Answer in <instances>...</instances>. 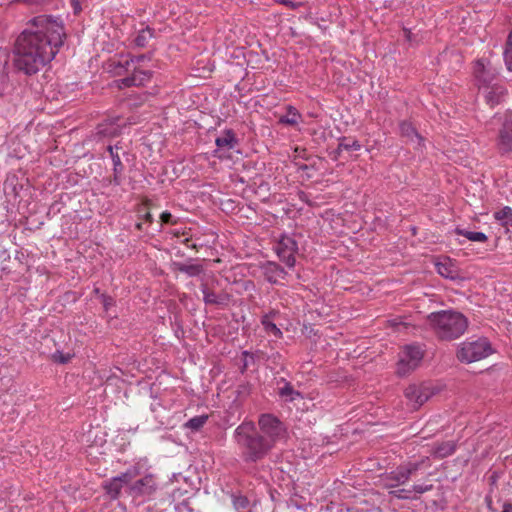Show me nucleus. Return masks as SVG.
<instances>
[{
	"label": "nucleus",
	"mask_w": 512,
	"mask_h": 512,
	"mask_svg": "<svg viewBox=\"0 0 512 512\" xmlns=\"http://www.w3.org/2000/svg\"><path fill=\"white\" fill-rule=\"evenodd\" d=\"M455 232L458 235H462V236L466 237L468 240H470L472 242L482 243L487 240V236L483 232H472V231H467V230L460 229V228H457L455 230Z\"/></svg>",
	"instance_id": "obj_32"
},
{
	"label": "nucleus",
	"mask_w": 512,
	"mask_h": 512,
	"mask_svg": "<svg viewBox=\"0 0 512 512\" xmlns=\"http://www.w3.org/2000/svg\"><path fill=\"white\" fill-rule=\"evenodd\" d=\"M258 433L273 447L285 437V425L274 415L261 414L258 419Z\"/></svg>",
	"instance_id": "obj_6"
},
{
	"label": "nucleus",
	"mask_w": 512,
	"mask_h": 512,
	"mask_svg": "<svg viewBox=\"0 0 512 512\" xmlns=\"http://www.w3.org/2000/svg\"><path fill=\"white\" fill-rule=\"evenodd\" d=\"M502 512H512V504L504 503Z\"/></svg>",
	"instance_id": "obj_46"
},
{
	"label": "nucleus",
	"mask_w": 512,
	"mask_h": 512,
	"mask_svg": "<svg viewBox=\"0 0 512 512\" xmlns=\"http://www.w3.org/2000/svg\"><path fill=\"white\" fill-rule=\"evenodd\" d=\"M420 466L421 462H410L406 465L398 466L395 470L383 476L384 486L393 488L405 484L420 469Z\"/></svg>",
	"instance_id": "obj_11"
},
{
	"label": "nucleus",
	"mask_w": 512,
	"mask_h": 512,
	"mask_svg": "<svg viewBox=\"0 0 512 512\" xmlns=\"http://www.w3.org/2000/svg\"><path fill=\"white\" fill-rule=\"evenodd\" d=\"M232 503L238 512H247L250 506L249 499L244 495H232Z\"/></svg>",
	"instance_id": "obj_33"
},
{
	"label": "nucleus",
	"mask_w": 512,
	"mask_h": 512,
	"mask_svg": "<svg viewBox=\"0 0 512 512\" xmlns=\"http://www.w3.org/2000/svg\"><path fill=\"white\" fill-rule=\"evenodd\" d=\"M160 220L162 224H170L175 225L178 223V219L175 218L170 212L164 211L160 215Z\"/></svg>",
	"instance_id": "obj_37"
},
{
	"label": "nucleus",
	"mask_w": 512,
	"mask_h": 512,
	"mask_svg": "<svg viewBox=\"0 0 512 512\" xmlns=\"http://www.w3.org/2000/svg\"><path fill=\"white\" fill-rule=\"evenodd\" d=\"M148 460L140 459L135 462L133 465L129 466L124 472L120 473L122 477L128 482V484L132 483L134 480L141 478L145 474H150L148 472Z\"/></svg>",
	"instance_id": "obj_18"
},
{
	"label": "nucleus",
	"mask_w": 512,
	"mask_h": 512,
	"mask_svg": "<svg viewBox=\"0 0 512 512\" xmlns=\"http://www.w3.org/2000/svg\"><path fill=\"white\" fill-rule=\"evenodd\" d=\"M100 299L105 311H108L115 304L114 299L109 295L100 294Z\"/></svg>",
	"instance_id": "obj_38"
},
{
	"label": "nucleus",
	"mask_w": 512,
	"mask_h": 512,
	"mask_svg": "<svg viewBox=\"0 0 512 512\" xmlns=\"http://www.w3.org/2000/svg\"><path fill=\"white\" fill-rule=\"evenodd\" d=\"M506 48H512V31L508 35L507 42H506Z\"/></svg>",
	"instance_id": "obj_48"
},
{
	"label": "nucleus",
	"mask_w": 512,
	"mask_h": 512,
	"mask_svg": "<svg viewBox=\"0 0 512 512\" xmlns=\"http://www.w3.org/2000/svg\"><path fill=\"white\" fill-rule=\"evenodd\" d=\"M494 217L498 220L503 226L512 227V208L509 206H505L499 211L494 213Z\"/></svg>",
	"instance_id": "obj_31"
},
{
	"label": "nucleus",
	"mask_w": 512,
	"mask_h": 512,
	"mask_svg": "<svg viewBox=\"0 0 512 512\" xmlns=\"http://www.w3.org/2000/svg\"><path fill=\"white\" fill-rule=\"evenodd\" d=\"M208 420L207 415H199L192 417L185 423V427L191 429L192 431H198L202 428Z\"/></svg>",
	"instance_id": "obj_34"
},
{
	"label": "nucleus",
	"mask_w": 512,
	"mask_h": 512,
	"mask_svg": "<svg viewBox=\"0 0 512 512\" xmlns=\"http://www.w3.org/2000/svg\"><path fill=\"white\" fill-rule=\"evenodd\" d=\"M456 450V444L453 441H446L435 446L433 450V456L439 459H443L452 455Z\"/></svg>",
	"instance_id": "obj_28"
},
{
	"label": "nucleus",
	"mask_w": 512,
	"mask_h": 512,
	"mask_svg": "<svg viewBox=\"0 0 512 512\" xmlns=\"http://www.w3.org/2000/svg\"><path fill=\"white\" fill-rule=\"evenodd\" d=\"M95 294L99 295L100 296V289L99 288H95L94 291H93Z\"/></svg>",
	"instance_id": "obj_51"
},
{
	"label": "nucleus",
	"mask_w": 512,
	"mask_h": 512,
	"mask_svg": "<svg viewBox=\"0 0 512 512\" xmlns=\"http://www.w3.org/2000/svg\"><path fill=\"white\" fill-rule=\"evenodd\" d=\"M121 173L122 172H113V177L112 179L110 180V183L114 184V185H120L121 184Z\"/></svg>",
	"instance_id": "obj_44"
},
{
	"label": "nucleus",
	"mask_w": 512,
	"mask_h": 512,
	"mask_svg": "<svg viewBox=\"0 0 512 512\" xmlns=\"http://www.w3.org/2000/svg\"><path fill=\"white\" fill-rule=\"evenodd\" d=\"M504 61L509 71H512V48H505Z\"/></svg>",
	"instance_id": "obj_42"
},
{
	"label": "nucleus",
	"mask_w": 512,
	"mask_h": 512,
	"mask_svg": "<svg viewBox=\"0 0 512 512\" xmlns=\"http://www.w3.org/2000/svg\"><path fill=\"white\" fill-rule=\"evenodd\" d=\"M151 70H143L139 67H133L132 74L118 80V87L143 86L152 78Z\"/></svg>",
	"instance_id": "obj_14"
},
{
	"label": "nucleus",
	"mask_w": 512,
	"mask_h": 512,
	"mask_svg": "<svg viewBox=\"0 0 512 512\" xmlns=\"http://www.w3.org/2000/svg\"><path fill=\"white\" fill-rule=\"evenodd\" d=\"M135 226H136V228L138 230H142L143 229V224L141 222L137 223Z\"/></svg>",
	"instance_id": "obj_49"
},
{
	"label": "nucleus",
	"mask_w": 512,
	"mask_h": 512,
	"mask_svg": "<svg viewBox=\"0 0 512 512\" xmlns=\"http://www.w3.org/2000/svg\"><path fill=\"white\" fill-rule=\"evenodd\" d=\"M299 169L306 170V169H308V166L303 164V165L299 166Z\"/></svg>",
	"instance_id": "obj_50"
},
{
	"label": "nucleus",
	"mask_w": 512,
	"mask_h": 512,
	"mask_svg": "<svg viewBox=\"0 0 512 512\" xmlns=\"http://www.w3.org/2000/svg\"><path fill=\"white\" fill-rule=\"evenodd\" d=\"M432 488H433L432 484H427V485L416 484V485L412 486L411 493L414 492V493H418V494H423L425 492L432 490Z\"/></svg>",
	"instance_id": "obj_40"
},
{
	"label": "nucleus",
	"mask_w": 512,
	"mask_h": 512,
	"mask_svg": "<svg viewBox=\"0 0 512 512\" xmlns=\"http://www.w3.org/2000/svg\"><path fill=\"white\" fill-rule=\"evenodd\" d=\"M71 358H72L71 354H69V353L64 354L61 351H56L52 355L53 361L56 363H60V364L68 363L71 360Z\"/></svg>",
	"instance_id": "obj_36"
},
{
	"label": "nucleus",
	"mask_w": 512,
	"mask_h": 512,
	"mask_svg": "<svg viewBox=\"0 0 512 512\" xmlns=\"http://www.w3.org/2000/svg\"><path fill=\"white\" fill-rule=\"evenodd\" d=\"M154 37H155L154 29L147 26L138 32V34L135 36V38L133 40V43L136 47L143 48L148 44L149 40Z\"/></svg>",
	"instance_id": "obj_29"
},
{
	"label": "nucleus",
	"mask_w": 512,
	"mask_h": 512,
	"mask_svg": "<svg viewBox=\"0 0 512 512\" xmlns=\"http://www.w3.org/2000/svg\"><path fill=\"white\" fill-rule=\"evenodd\" d=\"M275 2L282 4L292 10L297 9L300 6V3L293 2L291 0H274Z\"/></svg>",
	"instance_id": "obj_43"
},
{
	"label": "nucleus",
	"mask_w": 512,
	"mask_h": 512,
	"mask_svg": "<svg viewBox=\"0 0 512 512\" xmlns=\"http://www.w3.org/2000/svg\"><path fill=\"white\" fill-rule=\"evenodd\" d=\"M391 495L399 499L411 498V489H398L390 492Z\"/></svg>",
	"instance_id": "obj_39"
},
{
	"label": "nucleus",
	"mask_w": 512,
	"mask_h": 512,
	"mask_svg": "<svg viewBox=\"0 0 512 512\" xmlns=\"http://www.w3.org/2000/svg\"><path fill=\"white\" fill-rule=\"evenodd\" d=\"M435 267L437 273L446 279H460L459 270L456 264L449 258H445L442 261L436 262Z\"/></svg>",
	"instance_id": "obj_20"
},
{
	"label": "nucleus",
	"mask_w": 512,
	"mask_h": 512,
	"mask_svg": "<svg viewBox=\"0 0 512 512\" xmlns=\"http://www.w3.org/2000/svg\"><path fill=\"white\" fill-rule=\"evenodd\" d=\"M265 280L272 285H283L282 281L288 277L284 267L275 261H266L260 265Z\"/></svg>",
	"instance_id": "obj_13"
},
{
	"label": "nucleus",
	"mask_w": 512,
	"mask_h": 512,
	"mask_svg": "<svg viewBox=\"0 0 512 512\" xmlns=\"http://www.w3.org/2000/svg\"><path fill=\"white\" fill-rule=\"evenodd\" d=\"M437 392V388L432 383L423 382L420 384H410L405 389V396L415 408H418Z\"/></svg>",
	"instance_id": "obj_12"
},
{
	"label": "nucleus",
	"mask_w": 512,
	"mask_h": 512,
	"mask_svg": "<svg viewBox=\"0 0 512 512\" xmlns=\"http://www.w3.org/2000/svg\"><path fill=\"white\" fill-rule=\"evenodd\" d=\"M233 440L237 444L241 458L246 464H254L265 459L273 450L259 433L252 421L242 422L233 432Z\"/></svg>",
	"instance_id": "obj_2"
},
{
	"label": "nucleus",
	"mask_w": 512,
	"mask_h": 512,
	"mask_svg": "<svg viewBox=\"0 0 512 512\" xmlns=\"http://www.w3.org/2000/svg\"><path fill=\"white\" fill-rule=\"evenodd\" d=\"M121 149L119 143L114 146L108 145L107 151L110 153L112 162H113V172H123L124 166L122 164L121 158L118 154V150Z\"/></svg>",
	"instance_id": "obj_30"
},
{
	"label": "nucleus",
	"mask_w": 512,
	"mask_h": 512,
	"mask_svg": "<svg viewBox=\"0 0 512 512\" xmlns=\"http://www.w3.org/2000/svg\"><path fill=\"white\" fill-rule=\"evenodd\" d=\"M119 120V117L103 120L96 127V136H98L99 139L119 136L122 130V125L118 123Z\"/></svg>",
	"instance_id": "obj_15"
},
{
	"label": "nucleus",
	"mask_w": 512,
	"mask_h": 512,
	"mask_svg": "<svg viewBox=\"0 0 512 512\" xmlns=\"http://www.w3.org/2000/svg\"><path fill=\"white\" fill-rule=\"evenodd\" d=\"M276 314V312H270L265 314L261 318V324L266 333L272 334L276 338H282L283 333L280 328L271 320V318Z\"/></svg>",
	"instance_id": "obj_25"
},
{
	"label": "nucleus",
	"mask_w": 512,
	"mask_h": 512,
	"mask_svg": "<svg viewBox=\"0 0 512 512\" xmlns=\"http://www.w3.org/2000/svg\"><path fill=\"white\" fill-rule=\"evenodd\" d=\"M65 38L64 24L59 17H33L16 40V68L26 75L36 74L55 58Z\"/></svg>",
	"instance_id": "obj_1"
},
{
	"label": "nucleus",
	"mask_w": 512,
	"mask_h": 512,
	"mask_svg": "<svg viewBox=\"0 0 512 512\" xmlns=\"http://www.w3.org/2000/svg\"><path fill=\"white\" fill-rule=\"evenodd\" d=\"M399 129L401 136L405 137L407 141L421 145L423 138L419 135L415 127L410 122L402 121L399 125Z\"/></svg>",
	"instance_id": "obj_24"
},
{
	"label": "nucleus",
	"mask_w": 512,
	"mask_h": 512,
	"mask_svg": "<svg viewBox=\"0 0 512 512\" xmlns=\"http://www.w3.org/2000/svg\"><path fill=\"white\" fill-rule=\"evenodd\" d=\"M127 486L128 482L122 477L121 474L112 477L103 483V489L111 500H117L122 494V489H126Z\"/></svg>",
	"instance_id": "obj_17"
},
{
	"label": "nucleus",
	"mask_w": 512,
	"mask_h": 512,
	"mask_svg": "<svg viewBox=\"0 0 512 512\" xmlns=\"http://www.w3.org/2000/svg\"><path fill=\"white\" fill-rule=\"evenodd\" d=\"M203 292V301L207 305H218V306H226L229 302V296L227 294H216L213 291H210L206 285H202L201 287Z\"/></svg>",
	"instance_id": "obj_22"
},
{
	"label": "nucleus",
	"mask_w": 512,
	"mask_h": 512,
	"mask_svg": "<svg viewBox=\"0 0 512 512\" xmlns=\"http://www.w3.org/2000/svg\"><path fill=\"white\" fill-rule=\"evenodd\" d=\"M159 490V483L154 474H145L128 484L124 492L136 505L152 500Z\"/></svg>",
	"instance_id": "obj_4"
},
{
	"label": "nucleus",
	"mask_w": 512,
	"mask_h": 512,
	"mask_svg": "<svg viewBox=\"0 0 512 512\" xmlns=\"http://www.w3.org/2000/svg\"><path fill=\"white\" fill-rule=\"evenodd\" d=\"M173 265H174V269L176 271L184 273V274H186L189 277H197L201 273H203V271H204L203 266L201 264H199V263L174 262Z\"/></svg>",
	"instance_id": "obj_23"
},
{
	"label": "nucleus",
	"mask_w": 512,
	"mask_h": 512,
	"mask_svg": "<svg viewBox=\"0 0 512 512\" xmlns=\"http://www.w3.org/2000/svg\"><path fill=\"white\" fill-rule=\"evenodd\" d=\"M143 217L146 222H148V223L153 222V216L151 213L147 212Z\"/></svg>",
	"instance_id": "obj_47"
},
{
	"label": "nucleus",
	"mask_w": 512,
	"mask_h": 512,
	"mask_svg": "<svg viewBox=\"0 0 512 512\" xmlns=\"http://www.w3.org/2000/svg\"><path fill=\"white\" fill-rule=\"evenodd\" d=\"M481 90L485 103L491 108L501 103L507 93L506 88L500 83L488 86Z\"/></svg>",
	"instance_id": "obj_16"
},
{
	"label": "nucleus",
	"mask_w": 512,
	"mask_h": 512,
	"mask_svg": "<svg viewBox=\"0 0 512 512\" xmlns=\"http://www.w3.org/2000/svg\"><path fill=\"white\" fill-rule=\"evenodd\" d=\"M424 357V350L419 344H409L403 347L399 353L396 373L400 377H405L414 371L421 363Z\"/></svg>",
	"instance_id": "obj_7"
},
{
	"label": "nucleus",
	"mask_w": 512,
	"mask_h": 512,
	"mask_svg": "<svg viewBox=\"0 0 512 512\" xmlns=\"http://www.w3.org/2000/svg\"><path fill=\"white\" fill-rule=\"evenodd\" d=\"M499 69L488 58H480L474 62L473 76L479 89L499 84Z\"/></svg>",
	"instance_id": "obj_8"
},
{
	"label": "nucleus",
	"mask_w": 512,
	"mask_h": 512,
	"mask_svg": "<svg viewBox=\"0 0 512 512\" xmlns=\"http://www.w3.org/2000/svg\"><path fill=\"white\" fill-rule=\"evenodd\" d=\"M238 138L236 134L231 129H226L222 132L220 136L215 139V144L217 146V150H215V155H217L218 151L233 150L238 145Z\"/></svg>",
	"instance_id": "obj_19"
},
{
	"label": "nucleus",
	"mask_w": 512,
	"mask_h": 512,
	"mask_svg": "<svg viewBox=\"0 0 512 512\" xmlns=\"http://www.w3.org/2000/svg\"><path fill=\"white\" fill-rule=\"evenodd\" d=\"M492 353L493 349L487 338H470L460 344L457 358L463 363H472L480 361Z\"/></svg>",
	"instance_id": "obj_5"
},
{
	"label": "nucleus",
	"mask_w": 512,
	"mask_h": 512,
	"mask_svg": "<svg viewBox=\"0 0 512 512\" xmlns=\"http://www.w3.org/2000/svg\"><path fill=\"white\" fill-rule=\"evenodd\" d=\"M280 384H282V386L278 387V395L286 402H293L297 399H303L302 393L295 390L292 384L285 378H281L278 381V385Z\"/></svg>",
	"instance_id": "obj_21"
},
{
	"label": "nucleus",
	"mask_w": 512,
	"mask_h": 512,
	"mask_svg": "<svg viewBox=\"0 0 512 512\" xmlns=\"http://www.w3.org/2000/svg\"><path fill=\"white\" fill-rule=\"evenodd\" d=\"M84 0H71V4L73 6V9H74V13H78L82 10L81 8V3L83 2Z\"/></svg>",
	"instance_id": "obj_45"
},
{
	"label": "nucleus",
	"mask_w": 512,
	"mask_h": 512,
	"mask_svg": "<svg viewBox=\"0 0 512 512\" xmlns=\"http://www.w3.org/2000/svg\"><path fill=\"white\" fill-rule=\"evenodd\" d=\"M151 59H152V53L141 54V55H137V56H130L123 62L122 61L118 62V64L115 66V68H120V69H123V71L128 72V71H130L131 65L139 64L144 61H150Z\"/></svg>",
	"instance_id": "obj_26"
},
{
	"label": "nucleus",
	"mask_w": 512,
	"mask_h": 512,
	"mask_svg": "<svg viewBox=\"0 0 512 512\" xmlns=\"http://www.w3.org/2000/svg\"><path fill=\"white\" fill-rule=\"evenodd\" d=\"M286 114L280 116L279 123L289 125V126H295L299 123L301 119V114L299 111L291 105H288L286 107Z\"/></svg>",
	"instance_id": "obj_27"
},
{
	"label": "nucleus",
	"mask_w": 512,
	"mask_h": 512,
	"mask_svg": "<svg viewBox=\"0 0 512 512\" xmlns=\"http://www.w3.org/2000/svg\"><path fill=\"white\" fill-rule=\"evenodd\" d=\"M427 323L441 340L451 341L461 337L468 328V319L455 310H441L427 316Z\"/></svg>",
	"instance_id": "obj_3"
},
{
	"label": "nucleus",
	"mask_w": 512,
	"mask_h": 512,
	"mask_svg": "<svg viewBox=\"0 0 512 512\" xmlns=\"http://www.w3.org/2000/svg\"><path fill=\"white\" fill-rule=\"evenodd\" d=\"M490 125L498 128V146L503 153L512 151V112L493 116Z\"/></svg>",
	"instance_id": "obj_9"
},
{
	"label": "nucleus",
	"mask_w": 512,
	"mask_h": 512,
	"mask_svg": "<svg viewBox=\"0 0 512 512\" xmlns=\"http://www.w3.org/2000/svg\"><path fill=\"white\" fill-rule=\"evenodd\" d=\"M361 149V144L355 140L350 138H342L338 145V150H346V151H358Z\"/></svg>",
	"instance_id": "obj_35"
},
{
	"label": "nucleus",
	"mask_w": 512,
	"mask_h": 512,
	"mask_svg": "<svg viewBox=\"0 0 512 512\" xmlns=\"http://www.w3.org/2000/svg\"><path fill=\"white\" fill-rule=\"evenodd\" d=\"M266 359L276 366L283 364V357L279 352H273L271 355H268Z\"/></svg>",
	"instance_id": "obj_41"
},
{
	"label": "nucleus",
	"mask_w": 512,
	"mask_h": 512,
	"mask_svg": "<svg viewBox=\"0 0 512 512\" xmlns=\"http://www.w3.org/2000/svg\"><path fill=\"white\" fill-rule=\"evenodd\" d=\"M298 250L297 241L288 234H282L273 245V251L288 269L295 267Z\"/></svg>",
	"instance_id": "obj_10"
}]
</instances>
